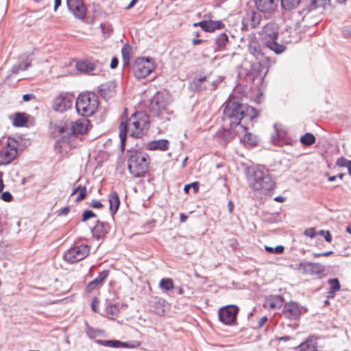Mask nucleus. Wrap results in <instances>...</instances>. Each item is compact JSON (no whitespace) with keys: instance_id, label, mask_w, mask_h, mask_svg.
I'll use <instances>...</instances> for the list:
<instances>
[{"instance_id":"f257e3e1","label":"nucleus","mask_w":351,"mask_h":351,"mask_svg":"<svg viewBox=\"0 0 351 351\" xmlns=\"http://www.w3.org/2000/svg\"><path fill=\"white\" fill-rule=\"evenodd\" d=\"M258 116V112L255 108L242 104L238 97L229 98L223 110V126L230 128L225 130L224 136H227L228 140L233 138L232 130L237 128L245 132L247 127L241 123V120L252 121Z\"/></svg>"},{"instance_id":"f03ea898","label":"nucleus","mask_w":351,"mask_h":351,"mask_svg":"<svg viewBox=\"0 0 351 351\" xmlns=\"http://www.w3.org/2000/svg\"><path fill=\"white\" fill-rule=\"evenodd\" d=\"M149 127V119L147 116L141 112H135L132 114L128 121V123L121 121L119 125L120 148L122 152L125 149L127 138V132H130V136L134 138H141L143 136L145 130H147Z\"/></svg>"},{"instance_id":"7ed1b4c3","label":"nucleus","mask_w":351,"mask_h":351,"mask_svg":"<svg viewBox=\"0 0 351 351\" xmlns=\"http://www.w3.org/2000/svg\"><path fill=\"white\" fill-rule=\"evenodd\" d=\"M169 98L167 94L157 92L150 100L149 105V116L153 121L162 125L170 121L173 117V111L169 108Z\"/></svg>"},{"instance_id":"20e7f679","label":"nucleus","mask_w":351,"mask_h":351,"mask_svg":"<svg viewBox=\"0 0 351 351\" xmlns=\"http://www.w3.org/2000/svg\"><path fill=\"white\" fill-rule=\"evenodd\" d=\"M250 186L259 191L263 195H268L274 190L275 182L267 171L261 168H256L249 176Z\"/></svg>"},{"instance_id":"39448f33","label":"nucleus","mask_w":351,"mask_h":351,"mask_svg":"<svg viewBox=\"0 0 351 351\" xmlns=\"http://www.w3.org/2000/svg\"><path fill=\"white\" fill-rule=\"evenodd\" d=\"M264 47L276 54L282 53L287 49L285 44H280L278 40V27L274 23L266 24L260 32Z\"/></svg>"},{"instance_id":"423d86ee","label":"nucleus","mask_w":351,"mask_h":351,"mask_svg":"<svg viewBox=\"0 0 351 351\" xmlns=\"http://www.w3.org/2000/svg\"><path fill=\"white\" fill-rule=\"evenodd\" d=\"M149 160V157L145 152H132L128 162L130 173L134 177L143 176L148 169Z\"/></svg>"},{"instance_id":"0eeeda50","label":"nucleus","mask_w":351,"mask_h":351,"mask_svg":"<svg viewBox=\"0 0 351 351\" xmlns=\"http://www.w3.org/2000/svg\"><path fill=\"white\" fill-rule=\"evenodd\" d=\"M97 96L92 92L79 95L75 101L77 113L83 117L92 115L98 107Z\"/></svg>"},{"instance_id":"6e6552de","label":"nucleus","mask_w":351,"mask_h":351,"mask_svg":"<svg viewBox=\"0 0 351 351\" xmlns=\"http://www.w3.org/2000/svg\"><path fill=\"white\" fill-rule=\"evenodd\" d=\"M90 253V247L86 244H74L64 255V260L69 263H75L84 259Z\"/></svg>"},{"instance_id":"1a4fd4ad","label":"nucleus","mask_w":351,"mask_h":351,"mask_svg":"<svg viewBox=\"0 0 351 351\" xmlns=\"http://www.w3.org/2000/svg\"><path fill=\"white\" fill-rule=\"evenodd\" d=\"M18 149L14 138L8 137L6 145L0 149V165L11 163L16 157Z\"/></svg>"},{"instance_id":"9d476101","label":"nucleus","mask_w":351,"mask_h":351,"mask_svg":"<svg viewBox=\"0 0 351 351\" xmlns=\"http://www.w3.org/2000/svg\"><path fill=\"white\" fill-rule=\"evenodd\" d=\"M154 70V64L149 58H141L136 60L133 66V73L138 79L148 76Z\"/></svg>"},{"instance_id":"9b49d317","label":"nucleus","mask_w":351,"mask_h":351,"mask_svg":"<svg viewBox=\"0 0 351 351\" xmlns=\"http://www.w3.org/2000/svg\"><path fill=\"white\" fill-rule=\"evenodd\" d=\"M239 308L236 305H228L219 310V319L226 325H231L236 322Z\"/></svg>"},{"instance_id":"f8f14e48","label":"nucleus","mask_w":351,"mask_h":351,"mask_svg":"<svg viewBox=\"0 0 351 351\" xmlns=\"http://www.w3.org/2000/svg\"><path fill=\"white\" fill-rule=\"evenodd\" d=\"M291 267L306 275H319L324 269L321 264L311 262H301Z\"/></svg>"},{"instance_id":"ddd939ff","label":"nucleus","mask_w":351,"mask_h":351,"mask_svg":"<svg viewBox=\"0 0 351 351\" xmlns=\"http://www.w3.org/2000/svg\"><path fill=\"white\" fill-rule=\"evenodd\" d=\"M261 21V15L254 10L246 12L242 19L241 29L246 31L250 28H256Z\"/></svg>"},{"instance_id":"4468645a","label":"nucleus","mask_w":351,"mask_h":351,"mask_svg":"<svg viewBox=\"0 0 351 351\" xmlns=\"http://www.w3.org/2000/svg\"><path fill=\"white\" fill-rule=\"evenodd\" d=\"M57 131L62 142L69 143L75 137L72 128V123L69 121H61L56 126Z\"/></svg>"},{"instance_id":"2eb2a0df","label":"nucleus","mask_w":351,"mask_h":351,"mask_svg":"<svg viewBox=\"0 0 351 351\" xmlns=\"http://www.w3.org/2000/svg\"><path fill=\"white\" fill-rule=\"evenodd\" d=\"M282 314L287 319L296 320L301 315V309L295 302H287L283 306Z\"/></svg>"},{"instance_id":"dca6fc26","label":"nucleus","mask_w":351,"mask_h":351,"mask_svg":"<svg viewBox=\"0 0 351 351\" xmlns=\"http://www.w3.org/2000/svg\"><path fill=\"white\" fill-rule=\"evenodd\" d=\"M72 96L61 94L55 98L53 108L54 110L63 112L71 107Z\"/></svg>"},{"instance_id":"f3484780","label":"nucleus","mask_w":351,"mask_h":351,"mask_svg":"<svg viewBox=\"0 0 351 351\" xmlns=\"http://www.w3.org/2000/svg\"><path fill=\"white\" fill-rule=\"evenodd\" d=\"M67 7L76 18L79 19L85 18L86 8L82 0H67Z\"/></svg>"},{"instance_id":"a211bd4d","label":"nucleus","mask_w":351,"mask_h":351,"mask_svg":"<svg viewBox=\"0 0 351 351\" xmlns=\"http://www.w3.org/2000/svg\"><path fill=\"white\" fill-rule=\"evenodd\" d=\"M194 26H199L202 30L206 32H213L217 29H221L225 25L221 21H202L194 24Z\"/></svg>"},{"instance_id":"6ab92c4d","label":"nucleus","mask_w":351,"mask_h":351,"mask_svg":"<svg viewBox=\"0 0 351 351\" xmlns=\"http://www.w3.org/2000/svg\"><path fill=\"white\" fill-rule=\"evenodd\" d=\"M95 342L98 344L106 347L110 348H133L136 346L134 343L132 342H123L119 340H102V339H96Z\"/></svg>"},{"instance_id":"aec40b11","label":"nucleus","mask_w":351,"mask_h":351,"mask_svg":"<svg viewBox=\"0 0 351 351\" xmlns=\"http://www.w3.org/2000/svg\"><path fill=\"white\" fill-rule=\"evenodd\" d=\"M110 226L107 222L97 221L95 226L91 229L93 236L100 239L106 236L110 231Z\"/></svg>"},{"instance_id":"412c9836","label":"nucleus","mask_w":351,"mask_h":351,"mask_svg":"<svg viewBox=\"0 0 351 351\" xmlns=\"http://www.w3.org/2000/svg\"><path fill=\"white\" fill-rule=\"evenodd\" d=\"M278 0H256V8L263 13H271L274 12L278 5Z\"/></svg>"},{"instance_id":"4be33fe9","label":"nucleus","mask_w":351,"mask_h":351,"mask_svg":"<svg viewBox=\"0 0 351 351\" xmlns=\"http://www.w3.org/2000/svg\"><path fill=\"white\" fill-rule=\"evenodd\" d=\"M209 76H203L195 77L191 83L192 88L196 91H202L204 90H210Z\"/></svg>"},{"instance_id":"5701e85b","label":"nucleus","mask_w":351,"mask_h":351,"mask_svg":"<svg viewBox=\"0 0 351 351\" xmlns=\"http://www.w3.org/2000/svg\"><path fill=\"white\" fill-rule=\"evenodd\" d=\"M109 273L110 271L108 269H104L102 271H101L96 278L88 282V284L86 286L87 291L90 292L93 290L95 289L97 287L102 285L104 280L108 276Z\"/></svg>"},{"instance_id":"b1692460","label":"nucleus","mask_w":351,"mask_h":351,"mask_svg":"<svg viewBox=\"0 0 351 351\" xmlns=\"http://www.w3.org/2000/svg\"><path fill=\"white\" fill-rule=\"evenodd\" d=\"M71 123L75 137L79 134H84L88 130L89 121L86 119H81Z\"/></svg>"},{"instance_id":"393cba45","label":"nucleus","mask_w":351,"mask_h":351,"mask_svg":"<svg viewBox=\"0 0 351 351\" xmlns=\"http://www.w3.org/2000/svg\"><path fill=\"white\" fill-rule=\"evenodd\" d=\"M108 202L110 204V212L113 217L117 213L120 206V199L117 192L113 191L108 195Z\"/></svg>"},{"instance_id":"a878e982","label":"nucleus","mask_w":351,"mask_h":351,"mask_svg":"<svg viewBox=\"0 0 351 351\" xmlns=\"http://www.w3.org/2000/svg\"><path fill=\"white\" fill-rule=\"evenodd\" d=\"M169 141L167 139H159L150 141L147 143V147L149 150L166 151L169 149Z\"/></svg>"},{"instance_id":"bb28decb","label":"nucleus","mask_w":351,"mask_h":351,"mask_svg":"<svg viewBox=\"0 0 351 351\" xmlns=\"http://www.w3.org/2000/svg\"><path fill=\"white\" fill-rule=\"evenodd\" d=\"M294 349L295 351H315L317 350V342L312 337H309L298 346L295 347Z\"/></svg>"},{"instance_id":"cd10ccee","label":"nucleus","mask_w":351,"mask_h":351,"mask_svg":"<svg viewBox=\"0 0 351 351\" xmlns=\"http://www.w3.org/2000/svg\"><path fill=\"white\" fill-rule=\"evenodd\" d=\"M246 130H247V129ZM232 131L234 133H237L238 134H244V136L243 137H240V140L242 143L245 144H247L250 145H255L258 143L256 136L250 132H247V131H245V132H242L241 130L239 128L234 129Z\"/></svg>"},{"instance_id":"c85d7f7f","label":"nucleus","mask_w":351,"mask_h":351,"mask_svg":"<svg viewBox=\"0 0 351 351\" xmlns=\"http://www.w3.org/2000/svg\"><path fill=\"white\" fill-rule=\"evenodd\" d=\"M95 68V64L89 60H81L76 63L77 70L82 73H89L93 71Z\"/></svg>"},{"instance_id":"c756f323","label":"nucleus","mask_w":351,"mask_h":351,"mask_svg":"<svg viewBox=\"0 0 351 351\" xmlns=\"http://www.w3.org/2000/svg\"><path fill=\"white\" fill-rule=\"evenodd\" d=\"M328 3L329 0H311L310 4L303 9L302 12L308 14L317 8H324Z\"/></svg>"},{"instance_id":"7c9ffc66","label":"nucleus","mask_w":351,"mask_h":351,"mask_svg":"<svg viewBox=\"0 0 351 351\" xmlns=\"http://www.w3.org/2000/svg\"><path fill=\"white\" fill-rule=\"evenodd\" d=\"M328 283L330 285L328 298H333L335 296L336 292L339 291L341 289L340 282L337 278H331L328 280Z\"/></svg>"},{"instance_id":"2f4dec72","label":"nucleus","mask_w":351,"mask_h":351,"mask_svg":"<svg viewBox=\"0 0 351 351\" xmlns=\"http://www.w3.org/2000/svg\"><path fill=\"white\" fill-rule=\"evenodd\" d=\"M122 62L123 66L129 65L130 59L132 56V49L129 45H124L121 49Z\"/></svg>"},{"instance_id":"473e14b6","label":"nucleus","mask_w":351,"mask_h":351,"mask_svg":"<svg viewBox=\"0 0 351 351\" xmlns=\"http://www.w3.org/2000/svg\"><path fill=\"white\" fill-rule=\"evenodd\" d=\"M166 304L165 300L156 298L154 301V311L157 315H164L165 314V306Z\"/></svg>"},{"instance_id":"72a5a7b5","label":"nucleus","mask_w":351,"mask_h":351,"mask_svg":"<svg viewBox=\"0 0 351 351\" xmlns=\"http://www.w3.org/2000/svg\"><path fill=\"white\" fill-rule=\"evenodd\" d=\"M228 43V36L225 32L220 33L215 38V44L219 50L224 49Z\"/></svg>"},{"instance_id":"f704fd0d","label":"nucleus","mask_w":351,"mask_h":351,"mask_svg":"<svg viewBox=\"0 0 351 351\" xmlns=\"http://www.w3.org/2000/svg\"><path fill=\"white\" fill-rule=\"evenodd\" d=\"M31 66V63L28 60L22 61L19 64L13 65L11 69V73L12 74H17L20 71H25Z\"/></svg>"},{"instance_id":"c9c22d12","label":"nucleus","mask_w":351,"mask_h":351,"mask_svg":"<svg viewBox=\"0 0 351 351\" xmlns=\"http://www.w3.org/2000/svg\"><path fill=\"white\" fill-rule=\"evenodd\" d=\"M27 122V118L24 113L16 112L13 119L12 123L16 127H23Z\"/></svg>"},{"instance_id":"e433bc0d","label":"nucleus","mask_w":351,"mask_h":351,"mask_svg":"<svg viewBox=\"0 0 351 351\" xmlns=\"http://www.w3.org/2000/svg\"><path fill=\"white\" fill-rule=\"evenodd\" d=\"M283 305V299L280 295H275L269 300L270 308H279Z\"/></svg>"},{"instance_id":"4c0bfd02","label":"nucleus","mask_w":351,"mask_h":351,"mask_svg":"<svg viewBox=\"0 0 351 351\" xmlns=\"http://www.w3.org/2000/svg\"><path fill=\"white\" fill-rule=\"evenodd\" d=\"M159 286L160 289L164 291H170L174 289L172 279L168 278H162L160 281Z\"/></svg>"},{"instance_id":"58836bf2","label":"nucleus","mask_w":351,"mask_h":351,"mask_svg":"<svg viewBox=\"0 0 351 351\" xmlns=\"http://www.w3.org/2000/svg\"><path fill=\"white\" fill-rule=\"evenodd\" d=\"M301 0H281L282 8L287 10H291L297 8Z\"/></svg>"},{"instance_id":"ea45409f","label":"nucleus","mask_w":351,"mask_h":351,"mask_svg":"<svg viewBox=\"0 0 351 351\" xmlns=\"http://www.w3.org/2000/svg\"><path fill=\"white\" fill-rule=\"evenodd\" d=\"M315 136L311 133H306L300 138L301 143L305 146H310L313 145L315 143Z\"/></svg>"},{"instance_id":"a19ab883","label":"nucleus","mask_w":351,"mask_h":351,"mask_svg":"<svg viewBox=\"0 0 351 351\" xmlns=\"http://www.w3.org/2000/svg\"><path fill=\"white\" fill-rule=\"evenodd\" d=\"M285 133L283 131L276 130V136H272V141L274 144L280 145L281 143H288L285 139Z\"/></svg>"},{"instance_id":"79ce46f5","label":"nucleus","mask_w":351,"mask_h":351,"mask_svg":"<svg viewBox=\"0 0 351 351\" xmlns=\"http://www.w3.org/2000/svg\"><path fill=\"white\" fill-rule=\"evenodd\" d=\"M209 76V84L210 86V90H213L216 89L218 85L223 80V77L221 75H219L216 77V79H213L211 75Z\"/></svg>"},{"instance_id":"37998d69","label":"nucleus","mask_w":351,"mask_h":351,"mask_svg":"<svg viewBox=\"0 0 351 351\" xmlns=\"http://www.w3.org/2000/svg\"><path fill=\"white\" fill-rule=\"evenodd\" d=\"M265 250L271 254H280L284 252L285 247L282 245H278L275 247L265 246Z\"/></svg>"},{"instance_id":"c03bdc74","label":"nucleus","mask_w":351,"mask_h":351,"mask_svg":"<svg viewBox=\"0 0 351 351\" xmlns=\"http://www.w3.org/2000/svg\"><path fill=\"white\" fill-rule=\"evenodd\" d=\"M79 191H80V193L75 199L76 202H79L84 200L86 197V195H87V189L86 186H82L80 185Z\"/></svg>"},{"instance_id":"a18cd8bd","label":"nucleus","mask_w":351,"mask_h":351,"mask_svg":"<svg viewBox=\"0 0 351 351\" xmlns=\"http://www.w3.org/2000/svg\"><path fill=\"white\" fill-rule=\"evenodd\" d=\"M250 52L253 53L254 56H256V58H258V56H263V53L261 49L260 46H258L257 44H254V45H250Z\"/></svg>"},{"instance_id":"49530a36","label":"nucleus","mask_w":351,"mask_h":351,"mask_svg":"<svg viewBox=\"0 0 351 351\" xmlns=\"http://www.w3.org/2000/svg\"><path fill=\"white\" fill-rule=\"evenodd\" d=\"M97 215L90 210H86L82 213V221H86L90 218L96 217Z\"/></svg>"},{"instance_id":"de8ad7c7","label":"nucleus","mask_w":351,"mask_h":351,"mask_svg":"<svg viewBox=\"0 0 351 351\" xmlns=\"http://www.w3.org/2000/svg\"><path fill=\"white\" fill-rule=\"evenodd\" d=\"M351 160H349L344 157H340L337 160L336 165L338 167L347 168Z\"/></svg>"},{"instance_id":"09e8293b","label":"nucleus","mask_w":351,"mask_h":351,"mask_svg":"<svg viewBox=\"0 0 351 351\" xmlns=\"http://www.w3.org/2000/svg\"><path fill=\"white\" fill-rule=\"evenodd\" d=\"M106 314L108 316H114L118 313V308L114 305H109L106 306Z\"/></svg>"},{"instance_id":"8fccbe9b","label":"nucleus","mask_w":351,"mask_h":351,"mask_svg":"<svg viewBox=\"0 0 351 351\" xmlns=\"http://www.w3.org/2000/svg\"><path fill=\"white\" fill-rule=\"evenodd\" d=\"M1 199L6 202H10L12 200V195L9 191H4L1 194Z\"/></svg>"},{"instance_id":"3c124183","label":"nucleus","mask_w":351,"mask_h":351,"mask_svg":"<svg viewBox=\"0 0 351 351\" xmlns=\"http://www.w3.org/2000/svg\"><path fill=\"white\" fill-rule=\"evenodd\" d=\"M317 232L313 228H307L304 230V234L308 237L313 238L316 235Z\"/></svg>"},{"instance_id":"603ef678","label":"nucleus","mask_w":351,"mask_h":351,"mask_svg":"<svg viewBox=\"0 0 351 351\" xmlns=\"http://www.w3.org/2000/svg\"><path fill=\"white\" fill-rule=\"evenodd\" d=\"M90 206H91L93 208H101L103 207V204L99 200L93 199L91 203H90Z\"/></svg>"},{"instance_id":"864d4df0","label":"nucleus","mask_w":351,"mask_h":351,"mask_svg":"<svg viewBox=\"0 0 351 351\" xmlns=\"http://www.w3.org/2000/svg\"><path fill=\"white\" fill-rule=\"evenodd\" d=\"M99 304V300L97 298H94L91 302V308L94 312H97V305Z\"/></svg>"},{"instance_id":"5fc2aeb1","label":"nucleus","mask_w":351,"mask_h":351,"mask_svg":"<svg viewBox=\"0 0 351 351\" xmlns=\"http://www.w3.org/2000/svg\"><path fill=\"white\" fill-rule=\"evenodd\" d=\"M69 210H70L69 207H68V206L64 207V208L60 209L59 210H58V216L66 215L69 213Z\"/></svg>"},{"instance_id":"6e6d98bb","label":"nucleus","mask_w":351,"mask_h":351,"mask_svg":"<svg viewBox=\"0 0 351 351\" xmlns=\"http://www.w3.org/2000/svg\"><path fill=\"white\" fill-rule=\"evenodd\" d=\"M267 321V316H264V317H261L257 323L256 328H262L264 326V324L266 323Z\"/></svg>"},{"instance_id":"4d7b16f0","label":"nucleus","mask_w":351,"mask_h":351,"mask_svg":"<svg viewBox=\"0 0 351 351\" xmlns=\"http://www.w3.org/2000/svg\"><path fill=\"white\" fill-rule=\"evenodd\" d=\"M118 64H119L118 58L116 57L112 58V59L111 60V62H110V68L112 69H114L117 67Z\"/></svg>"},{"instance_id":"13d9d810","label":"nucleus","mask_w":351,"mask_h":351,"mask_svg":"<svg viewBox=\"0 0 351 351\" xmlns=\"http://www.w3.org/2000/svg\"><path fill=\"white\" fill-rule=\"evenodd\" d=\"M34 98H35V95L31 93L25 94L23 96V99L24 101H29Z\"/></svg>"},{"instance_id":"bf43d9fd","label":"nucleus","mask_w":351,"mask_h":351,"mask_svg":"<svg viewBox=\"0 0 351 351\" xmlns=\"http://www.w3.org/2000/svg\"><path fill=\"white\" fill-rule=\"evenodd\" d=\"M323 236L324 237L326 241H327L328 243L331 242L332 235L328 230H326L325 234H324Z\"/></svg>"},{"instance_id":"052dcab7","label":"nucleus","mask_w":351,"mask_h":351,"mask_svg":"<svg viewBox=\"0 0 351 351\" xmlns=\"http://www.w3.org/2000/svg\"><path fill=\"white\" fill-rule=\"evenodd\" d=\"M343 34L345 35L346 37H348L350 36H351V26L346 27L343 29Z\"/></svg>"},{"instance_id":"680f3d73","label":"nucleus","mask_w":351,"mask_h":351,"mask_svg":"<svg viewBox=\"0 0 351 351\" xmlns=\"http://www.w3.org/2000/svg\"><path fill=\"white\" fill-rule=\"evenodd\" d=\"M191 188H193L195 193H197L199 190V183L197 182H194L190 184Z\"/></svg>"},{"instance_id":"e2e57ef3","label":"nucleus","mask_w":351,"mask_h":351,"mask_svg":"<svg viewBox=\"0 0 351 351\" xmlns=\"http://www.w3.org/2000/svg\"><path fill=\"white\" fill-rule=\"evenodd\" d=\"M228 208L230 213H232L234 209V203L232 201L228 202Z\"/></svg>"},{"instance_id":"0e129e2a","label":"nucleus","mask_w":351,"mask_h":351,"mask_svg":"<svg viewBox=\"0 0 351 351\" xmlns=\"http://www.w3.org/2000/svg\"><path fill=\"white\" fill-rule=\"evenodd\" d=\"M137 1H138V0H132L131 2L130 3V4L126 6L125 9L130 10V9L132 8L135 5V4L137 3Z\"/></svg>"},{"instance_id":"69168bd1","label":"nucleus","mask_w":351,"mask_h":351,"mask_svg":"<svg viewBox=\"0 0 351 351\" xmlns=\"http://www.w3.org/2000/svg\"><path fill=\"white\" fill-rule=\"evenodd\" d=\"M62 0H54V10L56 11L57 9L61 5Z\"/></svg>"},{"instance_id":"338daca9","label":"nucleus","mask_w":351,"mask_h":351,"mask_svg":"<svg viewBox=\"0 0 351 351\" xmlns=\"http://www.w3.org/2000/svg\"><path fill=\"white\" fill-rule=\"evenodd\" d=\"M188 216L186 215L184 213H180V220L181 222L184 223L187 220Z\"/></svg>"},{"instance_id":"774afa93","label":"nucleus","mask_w":351,"mask_h":351,"mask_svg":"<svg viewBox=\"0 0 351 351\" xmlns=\"http://www.w3.org/2000/svg\"><path fill=\"white\" fill-rule=\"evenodd\" d=\"M173 290H174L179 295H182L184 292L182 288H181L180 287H174V289Z\"/></svg>"}]
</instances>
